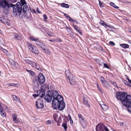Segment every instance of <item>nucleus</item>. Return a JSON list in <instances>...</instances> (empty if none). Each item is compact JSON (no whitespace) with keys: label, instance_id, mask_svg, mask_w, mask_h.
<instances>
[{"label":"nucleus","instance_id":"nucleus-1","mask_svg":"<svg viewBox=\"0 0 131 131\" xmlns=\"http://www.w3.org/2000/svg\"><path fill=\"white\" fill-rule=\"evenodd\" d=\"M130 95H127V94L124 92H118L116 93L115 96L116 98L119 101L124 105H126L125 104L127 100V97Z\"/></svg>","mask_w":131,"mask_h":131},{"label":"nucleus","instance_id":"nucleus-2","mask_svg":"<svg viewBox=\"0 0 131 131\" xmlns=\"http://www.w3.org/2000/svg\"><path fill=\"white\" fill-rule=\"evenodd\" d=\"M58 102H55L52 103L53 108L54 109H58L59 110H63L65 107V103L63 100H58Z\"/></svg>","mask_w":131,"mask_h":131},{"label":"nucleus","instance_id":"nucleus-3","mask_svg":"<svg viewBox=\"0 0 131 131\" xmlns=\"http://www.w3.org/2000/svg\"><path fill=\"white\" fill-rule=\"evenodd\" d=\"M20 3L17 2L16 6H15L13 8V12L16 16H19L21 14L22 8L21 6Z\"/></svg>","mask_w":131,"mask_h":131},{"label":"nucleus","instance_id":"nucleus-4","mask_svg":"<svg viewBox=\"0 0 131 131\" xmlns=\"http://www.w3.org/2000/svg\"><path fill=\"white\" fill-rule=\"evenodd\" d=\"M52 98L53 99L52 100V103L55 102H58V100H63L62 97L59 95L58 92L56 91H53L51 95Z\"/></svg>","mask_w":131,"mask_h":131},{"label":"nucleus","instance_id":"nucleus-5","mask_svg":"<svg viewBox=\"0 0 131 131\" xmlns=\"http://www.w3.org/2000/svg\"><path fill=\"white\" fill-rule=\"evenodd\" d=\"M96 131H109L107 127L103 124L99 123L96 127Z\"/></svg>","mask_w":131,"mask_h":131},{"label":"nucleus","instance_id":"nucleus-6","mask_svg":"<svg viewBox=\"0 0 131 131\" xmlns=\"http://www.w3.org/2000/svg\"><path fill=\"white\" fill-rule=\"evenodd\" d=\"M44 104L42 98H39L36 102L35 106L38 109H42L44 107Z\"/></svg>","mask_w":131,"mask_h":131},{"label":"nucleus","instance_id":"nucleus-7","mask_svg":"<svg viewBox=\"0 0 131 131\" xmlns=\"http://www.w3.org/2000/svg\"><path fill=\"white\" fill-rule=\"evenodd\" d=\"M27 44L29 49L32 52L37 54H39V51L37 47L33 45L31 43L29 42H27Z\"/></svg>","mask_w":131,"mask_h":131},{"label":"nucleus","instance_id":"nucleus-8","mask_svg":"<svg viewBox=\"0 0 131 131\" xmlns=\"http://www.w3.org/2000/svg\"><path fill=\"white\" fill-rule=\"evenodd\" d=\"M38 87V86L37 87H36V86H34L33 87V89L35 91H36L37 95L42 98L45 95V92L43 91V90L37 91L38 89H39Z\"/></svg>","mask_w":131,"mask_h":131},{"label":"nucleus","instance_id":"nucleus-9","mask_svg":"<svg viewBox=\"0 0 131 131\" xmlns=\"http://www.w3.org/2000/svg\"><path fill=\"white\" fill-rule=\"evenodd\" d=\"M37 78L38 81L40 84H42L45 82V79L44 76L42 73H40Z\"/></svg>","mask_w":131,"mask_h":131},{"label":"nucleus","instance_id":"nucleus-10","mask_svg":"<svg viewBox=\"0 0 131 131\" xmlns=\"http://www.w3.org/2000/svg\"><path fill=\"white\" fill-rule=\"evenodd\" d=\"M99 24H100L101 25L105 27V28H106L107 27H108L111 29H114V27L113 26H112L111 25H107L106 23L105 22L101 20L99 22Z\"/></svg>","mask_w":131,"mask_h":131},{"label":"nucleus","instance_id":"nucleus-11","mask_svg":"<svg viewBox=\"0 0 131 131\" xmlns=\"http://www.w3.org/2000/svg\"><path fill=\"white\" fill-rule=\"evenodd\" d=\"M11 38L14 39V38L16 40H20V35L16 33L12 32L11 33L10 36Z\"/></svg>","mask_w":131,"mask_h":131},{"label":"nucleus","instance_id":"nucleus-12","mask_svg":"<svg viewBox=\"0 0 131 131\" xmlns=\"http://www.w3.org/2000/svg\"><path fill=\"white\" fill-rule=\"evenodd\" d=\"M30 65L32 67L35 68L39 71H42V69L40 68L38 63H37L35 62L32 61V62Z\"/></svg>","mask_w":131,"mask_h":131},{"label":"nucleus","instance_id":"nucleus-13","mask_svg":"<svg viewBox=\"0 0 131 131\" xmlns=\"http://www.w3.org/2000/svg\"><path fill=\"white\" fill-rule=\"evenodd\" d=\"M127 100V101L125 104H126V105H124V106L125 107H128L129 106H131V96H128L126 99Z\"/></svg>","mask_w":131,"mask_h":131},{"label":"nucleus","instance_id":"nucleus-14","mask_svg":"<svg viewBox=\"0 0 131 131\" xmlns=\"http://www.w3.org/2000/svg\"><path fill=\"white\" fill-rule=\"evenodd\" d=\"M66 76L68 77V79L69 80L70 84L72 85H73L75 83V79L72 76H69L67 74H66Z\"/></svg>","mask_w":131,"mask_h":131},{"label":"nucleus","instance_id":"nucleus-15","mask_svg":"<svg viewBox=\"0 0 131 131\" xmlns=\"http://www.w3.org/2000/svg\"><path fill=\"white\" fill-rule=\"evenodd\" d=\"M78 116L79 118V122L82 125L83 124V122L84 121V118L82 115L80 114H78Z\"/></svg>","mask_w":131,"mask_h":131},{"label":"nucleus","instance_id":"nucleus-16","mask_svg":"<svg viewBox=\"0 0 131 131\" xmlns=\"http://www.w3.org/2000/svg\"><path fill=\"white\" fill-rule=\"evenodd\" d=\"M52 97L50 94H47L44 97L45 99L48 102H51L52 100Z\"/></svg>","mask_w":131,"mask_h":131},{"label":"nucleus","instance_id":"nucleus-17","mask_svg":"<svg viewBox=\"0 0 131 131\" xmlns=\"http://www.w3.org/2000/svg\"><path fill=\"white\" fill-rule=\"evenodd\" d=\"M73 26L74 27L75 30L77 32L79 33L81 35H82V32L81 30L80 29L77 25H75L73 24Z\"/></svg>","mask_w":131,"mask_h":131},{"label":"nucleus","instance_id":"nucleus-18","mask_svg":"<svg viewBox=\"0 0 131 131\" xmlns=\"http://www.w3.org/2000/svg\"><path fill=\"white\" fill-rule=\"evenodd\" d=\"M12 117L13 121L15 123H16L18 122V120L17 118V115L16 114H13Z\"/></svg>","mask_w":131,"mask_h":131},{"label":"nucleus","instance_id":"nucleus-19","mask_svg":"<svg viewBox=\"0 0 131 131\" xmlns=\"http://www.w3.org/2000/svg\"><path fill=\"white\" fill-rule=\"evenodd\" d=\"M100 79L102 83L104 86H105L107 84L108 85L107 82L105 80L104 78L103 77H101Z\"/></svg>","mask_w":131,"mask_h":131},{"label":"nucleus","instance_id":"nucleus-20","mask_svg":"<svg viewBox=\"0 0 131 131\" xmlns=\"http://www.w3.org/2000/svg\"><path fill=\"white\" fill-rule=\"evenodd\" d=\"M12 97L13 98V100L16 102H19L20 101L19 98L15 95H12Z\"/></svg>","mask_w":131,"mask_h":131},{"label":"nucleus","instance_id":"nucleus-21","mask_svg":"<svg viewBox=\"0 0 131 131\" xmlns=\"http://www.w3.org/2000/svg\"><path fill=\"white\" fill-rule=\"evenodd\" d=\"M83 101L84 104L86 105L87 107H88L89 108L91 106L88 103V100L85 99V97H83Z\"/></svg>","mask_w":131,"mask_h":131},{"label":"nucleus","instance_id":"nucleus-22","mask_svg":"<svg viewBox=\"0 0 131 131\" xmlns=\"http://www.w3.org/2000/svg\"><path fill=\"white\" fill-rule=\"evenodd\" d=\"M23 10L24 13H27L29 12V9L27 5H24L23 7Z\"/></svg>","mask_w":131,"mask_h":131},{"label":"nucleus","instance_id":"nucleus-23","mask_svg":"<svg viewBox=\"0 0 131 131\" xmlns=\"http://www.w3.org/2000/svg\"><path fill=\"white\" fill-rule=\"evenodd\" d=\"M2 6L3 8H5L6 6H7L8 8H10L9 4L6 0H5L3 4V5H2Z\"/></svg>","mask_w":131,"mask_h":131},{"label":"nucleus","instance_id":"nucleus-24","mask_svg":"<svg viewBox=\"0 0 131 131\" xmlns=\"http://www.w3.org/2000/svg\"><path fill=\"white\" fill-rule=\"evenodd\" d=\"M100 106L102 109L104 111H106L108 108V106L105 104L101 105Z\"/></svg>","mask_w":131,"mask_h":131},{"label":"nucleus","instance_id":"nucleus-25","mask_svg":"<svg viewBox=\"0 0 131 131\" xmlns=\"http://www.w3.org/2000/svg\"><path fill=\"white\" fill-rule=\"evenodd\" d=\"M47 54L50 55L51 54V52L47 48V47L43 50Z\"/></svg>","mask_w":131,"mask_h":131},{"label":"nucleus","instance_id":"nucleus-26","mask_svg":"<svg viewBox=\"0 0 131 131\" xmlns=\"http://www.w3.org/2000/svg\"><path fill=\"white\" fill-rule=\"evenodd\" d=\"M119 45L124 49L128 48L129 47V46L128 44L125 43L120 44Z\"/></svg>","mask_w":131,"mask_h":131},{"label":"nucleus","instance_id":"nucleus-27","mask_svg":"<svg viewBox=\"0 0 131 131\" xmlns=\"http://www.w3.org/2000/svg\"><path fill=\"white\" fill-rule=\"evenodd\" d=\"M26 71L32 77H35V74L34 72L32 71L28 70L27 69H26Z\"/></svg>","mask_w":131,"mask_h":131},{"label":"nucleus","instance_id":"nucleus-28","mask_svg":"<svg viewBox=\"0 0 131 131\" xmlns=\"http://www.w3.org/2000/svg\"><path fill=\"white\" fill-rule=\"evenodd\" d=\"M66 28L67 31L69 33L72 32L73 31V29L70 27H69L67 26H66Z\"/></svg>","mask_w":131,"mask_h":131},{"label":"nucleus","instance_id":"nucleus-29","mask_svg":"<svg viewBox=\"0 0 131 131\" xmlns=\"http://www.w3.org/2000/svg\"><path fill=\"white\" fill-rule=\"evenodd\" d=\"M29 38L31 40L33 41H36L38 40V38H35L33 36H31L29 37Z\"/></svg>","mask_w":131,"mask_h":131},{"label":"nucleus","instance_id":"nucleus-30","mask_svg":"<svg viewBox=\"0 0 131 131\" xmlns=\"http://www.w3.org/2000/svg\"><path fill=\"white\" fill-rule=\"evenodd\" d=\"M110 5L111 6L116 9H118L119 8V7L116 6L115 4L112 2H111L110 3Z\"/></svg>","mask_w":131,"mask_h":131},{"label":"nucleus","instance_id":"nucleus-31","mask_svg":"<svg viewBox=\"0 0 131 131\" xmlns=\"http://www.w3.org/2000/svg\"><path fill=\"white\" fill-rule=\"evenodd\" d=\"M67 122L66 121L65 123H63L62 125V126L64 127L65 130L66 131L67 128Z\"/></svg>","mask_w":131,"mask_h":131},{"label":"nucleus","instance_id":"nucleus-32","mask_svg":"<svg viewBox=\"0 0 131 131\" xmlns=\"http://www.w3.org/2000/svg\"><path fill=\"white\" fill-rule=\"evenodd\" d=\"M61 6L63 7H64L66 8H68L69 6L68 4L65 3H62L61 4Z\"/></svg>","mask_w":131,"mask_h":131},{"label":"nucleus","instance_id":"nucleus-33","mask_svg":"<svg viewBox=\"0 0 131 131\" xmlns=\"http://www.w3.org/2000/svg\"><path fill=\"white\" fill-rule=\"evenodd\" d=\"M20 2V4L22 8L24 5L26 4V2L25 0H21Z\"/></svg>","mask_w":131,"mask_h":131},{"label":"nucleus","instance_id":"nucleus-34","mask_svg":"<svg viewBox=\"0 0 131 131\" xmlns=\"http://www.w3.org/2000/svg\"><path fill=\"white\" fill-rule=\"evenodd\" d=\"M0 112L1 115L2 116L6 117V114L5 112L4 111V110H3L2 111H1Z\"/></svg>","mask_w":131,"mask_h":131},{"label":"nucleus","instance_id":"nucleus-35","mask_svg":"<svg viewBox=\"0 0 131 131\" xmlns=\"http://www.w3.org/2000/svg\"><path fill=\"white\" fill-rule=\"evenodd\" d=\"M24 61L25 62L30 65L31 64V62H32V61L27 59L24 60Z\"/></svg>","mask_w":131,"mask_h":131},{"label":"nucleus","instance_id":"nucleus-36","mask_svg":"<svg viewBox=\"0 0 131 131\" xmlns=\"http://www.w3.org/2000/svg\"><path fill=\"white\" fill-rule=\"evenodd\" d=\"M69 118V120L70 121V123L71 124L73 125V121L72 119V118L70 115L69 114H68V115Z\"/></svg>","mask_w":131,"mask_h":131},{"label":"nucleus","instance_id":"nucleus-37","mask_svg":"<svg viewBox=\"0 0 131 131\" xmlns=\"http://www.w3.org/2000/svg\"><path fill=\"white\" fill-rule=\"evenodd\" d=\"M39 46L42 48L43 50L47 47L46 46L42 43L41 45H40Z\"/></svg>","mask_w":131,"mask_h":131},{"label":"nucleus","instance_id":"nucleus-38","mask_svg":"<svg viewBox=\"0 0 131 131\" xmlns=\"http://www.w3.org/2000/svg\"><path fill=\"white\" fill-rule=\"evenodd\" d=\"M39 46L42 48L43 50L47 47L46 46L42 43L41 45H40Z\"/></svg>","mask_w":131,"mask_h":131},{"label":"nucleus","instance_id":"nucleus-39","mask_svg":"<svg viewBox=\"0 0 131 131\" xmlns=\"http://www.w3.org/2000/svg\"><path fill=\"white\" fill-rule=\"evenodd\" d=\"M39 46L42 48L43 50L47 47L46 46L42 43L41 45H40Z\"/></svg>","mask_w":131,"mask_h":131},{"label":"nucleus","instance_id":"nucleus-40","mask_svg":"<svg viewBox=\"0 0 131 131\" xmlns=\"http://www.w3.org/2000/svg\"><path fill=\"white\" fill-rule=\"evenodd\" d=\"M39 46L42 48L43 50L47 47L46 46L42 43L41 45H40Z\"/></svg>","mask_w":131,"mask_h":131},{"label":"nucleus","instance_id":"nucleus-41","mask_svg":"<svg viewBox=\"0 0 131 131\" xmlns=\"http://www.w3.org/2000/svg\"><path fill=\"white\" fill-rule=\"evenodd\" d=\"M53 118L54 120L57 122V119L58 118V115L57 114H54L53 116Z\"/></svg>","mask_w":131,"mask_h":131},{"label":"nucleus","instance_id":"nucleus-42","mask_svg":"<svg viewBox=\"0 0 131 131\" xmlns=\"http://www.w3.org/2000/svg\"><path fill=\"white\" fill-rule=\"evenodd\" d=\"M38 81L37 78L36 77H35L33 80L32 83L33 84H35Z\"/></svg>","mask_w":131,"mask_h":131},{"label":"nucleus","instance_id":"nucleus-43","mask_svg":"<svg viewBox=\"0 0 131 131\" xmlns=\"http://www.w3.org/2000/svg\"><path fill=\"white\" fill-rule=\"evenodd\" d=\"M122 81H123V82L124 83V84L125 85H126L127 86H129L131 87V85H130V84H128L127 83H128V82L127 81H126V80H123Z\"/></svg>","mask_w":131,"mask_h":131},{"label":"nucleus","instance_id":"nucleus-44","mask_svg":"<svg viewBox=\"0 0 131 131\" xmlns=\"http://www.w3.org/2000/svg\"><path fill=\"white\" fill-rule=\"evenodd\" d=\"M110 83L113 85L117 87V86L116 82L114 81H111Z\"/></svg>","mask_w":131,"mask_h":131},{"label":"nucleus","instance_id":"nucleus-45","mask_svg":"<svg viewBox=\"0 0 131 131\" xmlns=\"http://www.w3.org/2000/svg\"><path fill=\"white\" fill-rule=\"evenodd\" d=\"M39 41V39L38 40L36 41L35 42V43L37 45H38L40 46V45H41L42 43L41 42H40Z\"/></svg>","mask_w":131,"mask_h":131},{"label":"nucleus","instance_id":"nucleus-46","mask_svg":"<svg viewBox=\"0 0 131 131\" xmlns=\"http://www.w3.org/2000/svg\"><path fill=\"white\" fill-rule=\"evenodd\" d=\"M17 84H15V83H9L8 84V85L9 86H15L16 85H17Z\"/></svg>","mask_w":131,"mask_h":131},{"label":"nucleus","instance_id":"nucleus-47","mask_svg":"<svg viewBox=\"0 0 131 131\" xmlns=\"http://www.w3.org/2000/svg\"><path fill=\"white\" fill-rule=\"evenodd\" d=\"M55 39V42H62V40H61V39H60L59 38H58L57 39Z\"/></svg>","mask_w":131,"mask_h":131},{"label":"nucleus","instance_id":"nucleus-48","mask_svg":"<svg viewBox=\"0 0 131 131\" xmlns=\"http://www.w3.org/2000/svg\"><path fill=\"white\" fill-rule=\"evenodd\" d=\"M99 5L101 7H104V5L103 4V2H101L100 1H99Z\"/></svg>","mask_w":131,"mask_h":131},{"label":"nucleus","instance_id":"nucleus-49","mask_svg":"<svg viewBox=\"0 0 131 131\" xmlns=\"http://www.w3.org/2000/svg\"><path fill=\"white\" fill-rule=\"evenodd\" d=\"M67 18L70 22L72 21V19L68 15L66 17Z\"/></svg>","mask_w":131,"mask_h":131},{"label":"nucleus","instance_id":"nucleus-50","mask_svg":"<svg viewBox=\"0 0 131 131\" xmlns=\"http://www.w3.org/2000/svg\"><path fill=\"white\" fill-rule=\"evenodd\" d=\"M70 35V36L72 37V38H74V33L73 32V31H72L71 32H70L69 33Z\"/></svg>","mask_w":131,"mask_h":131},{"label":"nucleus","instance_id":"nucleus-51","mask_svg":"<svg viewBox=\"0 0 131 131\" xmlns=\"http://www.w3.org/2000/svg\"><path fill=\"white\" fill-rule=\"evenodd\" d=\"M3 51L6 54H7V55H8V53L9 52V51L7 50L4 49H3Z\"/></svg>","mask_w":131,"mask_h":131},{"label":"nucleus","instance_id":"nucleus-52","mask_svg":"<svg viewBox=\"0 0 131 131\" xmlns=\"http://www.w3.org/2000/svg\"><path fill=\"white\" fill-rule=\"evenodd\" d=\"M104 67L105 68L109 69L110 68V67L106 63H104L103 65Z\"/></svg>","mask_w":131,"mask_h":131},{"label":"nucleus","instance_id":"nucleus-53","mask_svg":"<svg viewBox=\"0 0 131 131\" xmlns=\"http://www.w3.org/2000/svg\"><path fill=\"white\" fill-rule=\"evenodd\" d=\"M4 1L5 0H0V5L1 6H2V5H3Z\"/></svg>","mask_w":131,"mask_h":131},{"label":"nucleus","instance_id":"nucleus-54","mask_svg":"<svg viewBox=\"0 0 131 131\" xmlns=\"http://www.w3.org/2000/svg\"><path fill=\"white\" fill-rule=\"evenodd\" d=\"M109 43L111 45L113 46H115V43L112 41H110L109 42Z\"/></svg>","mask_w":131,"mask_h":131},{"label":"nucleus","instance_id":"nucleus-55","mask_svg":"<svg viewBox=\"0 0 131 131\" xmlns=\"http://www.w3.org/2000/svg\"><path fill=\"white\" fill-rule=\"evenodd\" d=\"M47 34L50 36H52V34L51 32L48 31L47 32Z\"/></svg>","mask_w":131,"mask_h":131},{"label":"nucleus","instance_id":"nucleus-56","mask_svg":"<svg viewBox=\"0 0 131 131\" xmlns=\"http://www.w3.org/2000/svg\"><path fill=\"white\" fill-rule=\"evenodd\" d=\"M128 107V111L131 113V106H129L127 107Z\"/></svg>","mask_w":131,"mask_h":131},{"label":"nucleus","instance_id":"nucleus-57","mask_svg":"<svg viewBox=\"0 0 131 131\" xmlns=\"http://www.w3.org/2000/svg\"><path fill=\"white\" fill-rule=\"evenodd\" d=\"M71 22L72 23L75 22V23L77 24H78V22L76 20H74L73 19H72V21H71Z\"/></svg>","mask_w":131,"mask_h":131},{"label":"nucleus","instance_id":"nucleus-58","mask_svg":"<svg viewBox=\"0 0 131 131\" xmlns=\"http://www.w3.org/2000/svg\"><path fill=\"white\" fill-rule=\"evenodd\" d=\"M97 89H98V90H99L101 92V93H103L101 89L100 88L99 86V85H98V84L97 85Z\"/></svg>","mask_w":131,"mask_h":131},{"label":"nucleus","instance_id":"nucleus-59","mask_svg":"<svg viewBox=\"0 0 131 131\" xmlns=\"http://www.w3.org/2000/svg\"><path fill=\"white\" fill-rule=\"evenodd\" d=\"M43 17L44 19H47V15L45 14H43Z\"/></svg>","mask_w":131,"mask_h":131},{"label":"nucleus","instance_id":"nucleus-60","mask_svg":"<svg viewBox=\"0 0 131 131\" xmlns=\"http://www.w3.org/2000/svg\"><path fill=\"white\" fill-rule=\"evenodd\" d=\"M36 11L38 13L40 14L41 13V12L39 10V8L38 7L37 8Z\"/></svg>","mask_w":131,"mask_h":131},{"label":"nucleus","instance_id":"nucleus-61","mask_svg":"<svg viewBox=\"0 0 131 131\" xmlns=\"http://www.w3.org/2000/svg\"><path fill=\"white\" fill-rule=\"evenodd\" d=\"M31 11L32 13H36V11L34 9H32L31 10Z\"/></svg>","mask_w":131,"mask_h":131},{"label":"nucleus","instance_id":"nucleus-62","mask_svg":"<svg viewBox=\"0 0 131 131\" xmlns=\"http://www.w3.org/2000/svg\"><path fill=\"white\" fill-rule=\"evenodd\" d=\"M15 6H14V5L12 4H9L10 7H14Z\"/></svg>","mask_w":131,"mask_h":131},{"label":"nucleus","instance_id":"nucleus-63","mask_svg":"<svg viewBox=\"0 0 131 131\" xmlns=\"http://www.w3.org/2000/svg\"><path fill=\"white\" fill-rule=\"evenodd\" d=\"M126 79L128 80L130 84H131V80H130L129 78H126Z\"/></svg>","mask_w":131,"mask_h":131},{"label":"nucleus","instance_id":"nucleus-64","mask_svg":"<svg viewBox=\"0 0 131 131\" xmlns=\"http://www.w3.org/2000/svg\"><path fill=\"white\" fill-rule=\"evenodd\" d=\"M32 96L35 98L38 95L36 94H33Z\"/></svg>","mask_w":131,"mask_h":131}]
</instances>
